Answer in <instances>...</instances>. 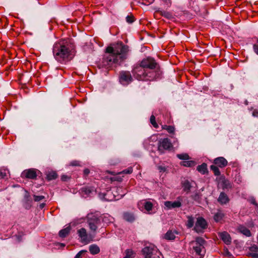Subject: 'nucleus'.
<instances>
[{"label":"nucleus","instance_id":"43","mask_svg":"<svg viewBox=\"0 0 258 258\" xmlns=\"http://www.w3.org/2000/svg\"><path fill=\"white\" fill-rule=\"evenodd\" d=\"M86 250H81L80 251H79L75 256V258H80L82 254L84 253V252H86Z\"/></svg>","mask_w":258,"mask_h":258},{"label":"nucleus","instance_id":"29","mask_svg":"<svg viewBox=\"0 0 258 258\" xmlns=\"http://www.w3.org/2000/svg\"><path fill=\"white\" fill-rule=\"evenodd\" d=\"M187 224H186L187 226L188 227V228L192 227L194 225V223H195L194 218L191 216H188L187 217Z\"/></svg>","mask_w":258,"mask_h":258},{"label":"nucleus","instance_id":"21","mask_svg":"<svg viewBox=\"0 0 258 258\" xmlns=\"http://www.w3.org/2000/svg\"><path fill=\"white\" fill-rule=\"evenodd\" d=\"M239 231L242 233L243 235L246 236H250L251 235V232L249 229H248L245 226L240 225L238 227Z\"/></svg>","mask_w":258,"mask_h":258},{"label":"nucleus","instance_id":"26","mask_svg":"<svg viewBox=\"0 0 258 258\" xmlns=\"http://www.w3.org/2000/svg\"><path fill=\"white\" fill-rule=\"evenodd\" d=\"M191 187V184L188 180H186L182 182V187L184 191L188 192L190 190Z\"/></svg>","mask_w":258,"mask_h":258},{"label":"nucleus","instance_id":"3","mask_svg":"<svg viewBox=\"0 0 258 258\" xmlns=\"http://www.w3.org/2000/svg\"><path fill=\"white\" fill-rule=\"evenodd\" d=\"M132 72L134 77L139 80H149L156 79L154 73L148 71L142 66L141 62L134 66Z\"/></svg>","mask_w":258,"mask_h":258},{"label":"nucleus","instance_id":"8","mask_svg":"<svg viewBox=\"0 0 258 258\" xmlns=\"http://www.w3.org/2000/svg\"><path fill=\"white\" fill-rule=\"evenodd\" d=\"M122 191L121 187H114L106 191L105 193H103V198L106 201H111L117 200L114 192Z\"/></svg>","mask_w":258,"mask_h":258},{"label":"nucleus","instance_id":"50","mask_svg":"<svg viewBox=\"0 0 258 258\" xmlns=\"http://www.w3.org/2000/svg\"><path fill=\"white\" fill-rule=\"evenodd\" d=\"M44 206H45V204H43H43H40V208L41 209H42V208H43V207H44Z\"/></svg>","mask_w":258,"mask_h":258},{"label":"nucleus","instance_id":"40","mask_svg":"<svg viewBox=\"0 0 258 258\" xmlns=\"http://www.w3.org/2000/svg\"><path fill=\"white\" fill-rule=\"evenodd\" d=\"M44 199V197L43 196H34V200L36 202H39L43 200Z\"/></svg>","mask_w":258,"mask_h":258},{"label":"nucleus","instance_id":"34","mask_svg":"<svg viewBox=\"0 0 258 258\" xmlns=\"http://www.w3.org/2000/svg\"><path fill=\"white\" fill-rule=\"evenodd\" d=\"M150 122L154 128L159 127L158 123L156 121L155 117L154 115H152L150 118Z\"/></svg>","mask_w":258,"mask_h":258},{"label":"nucleus","instance_id":"45","mask_svg":"<svg viewBox=\"0 0 258 258\" xmlns=\"http://www.w3.org/2000/svg\"><path fill=\"white\" fill-rule=\"evenodd\" d=\"M82 191L84 192L86 194H89L91 192V190L88 188H82Z\"/></svg>","mask_w":258,"mask_h":258},{"label":"nucleus","instance_id":"12","mask_svg":"<svg viewBox=\"0 0 258 258\" xmlns=\"http://www.w3.org/2000/svg\"><path fill=\"white\" fill-rule=\"evenodd\" d=\"M165 210H170L176 208H179L181 206V202L180 201H176L174 202L166 201L164 203Z\"/></svg>","mask_w":258,"mask_h":258},{"label":"nucleus","instance_id":"17","mask_svg":"<svg viewBox=\"0 0 258 258\" xmlns=\"http://www.w3.org/2000/svg\"><path fill=\"white\" fill-rule=\"evenodd\" d=\"M257 251L258 247L255 245H253L249 248L248 255L253 258H258Z\"/></svg>","mask_w":258,"mask_h":258},{"label":"nucleus","instance_id":"11","mask_svg":"<svg viewBox=\"0 0 258 258\" xmlns=\"http://www.w3.org/2000/svg\"><path fill=\"white\" fill-rule=\"evenodd\" d=\"M77 234L81 238L80 241L85 244L89 243L91 240V238L87 234V231L85 228H81L78 230Z\"/></svg>","mask_w":258,"mask_h":258},{"label":"nucleus","instance_id":"7","mask_svg":"<svg viewBox=\"0 0 258 258\" xmlns=\"http://www.w3.org/2000/svg\"><path fill=\"white\" fill-rule=\"evenodd\" d=\"M87 223L90 230L96 232L98 226L100 224V220L97 215L93 214H89L87 216Z\"/></svg>","mask_w":258,"mask_h":258},{"label":"nucleus","instance_id":"38","mask_svg":"<svg viewBox=\"0 0 258 258\" xmlns=\"http://www.w3.org/2000/svg\"><path fill=\"white\" fill-rule=\"evenodd\" d=\"M133 172V168L129 167L126 169L123 170L122 171L119 173V174H131Z\"/></svg>","mask_w":258,"mask_h":258},{"label":"nucleus","instance_id":"22","mask_svg":"<svg viewBox=\"0 0 258 258\" xmlns=\"http://www.w3.org/2000/svg\"><path fill=\"white\" fill-rule=\"evenodd\" d=\"M197 170L201 173L204 174L207 172V164L203 163L197 167Z\"/></svg>","mask_w":258,"mask_h":258},{"label":"nucleus","instance_id":"5","mask_svg":"<svg viewBox=\"0 0 258 258\" xmlns=\"http://www.w3.org/2000/svg\"><path fill=\"white\" fill-rule=\"evenodd\" d=\"M142 252L144 258H160L161 252L153 244H150L146 245L142 249Z\"/></svg>","mask_w":258,"mask_h":258},{"label":"nucleus","instance_id":"20","mask_svg":"<svg viewBox=\"0 0 258 258\" xmlns=\"http://www.w3.org/2000/svg\"><path fill=\"white\" fill-rule=\"evenodd\" d=\"M123 217L125 220L130 222H133L135 219L134 215L130 212H124L123 214Z\"/></svg>","mask_w":258,"mask_h":258},{"label":"nucleus","instance_id":"39","mask_svg":"<svg viewBox=\"0 0 258 258\" xmlns=\"http://www.w3.org/2000/svg\"><path fill=\"white\" fill-rule=\"evenodd\" d=\"M160 14L166 18H169L171 17V14L165 11H161L159 12Z\"/></svg>","mask_w":258,"mask_h":258},{"label":"nucleus","instance_id":"49","mask_svg":"<svg viewBox=\"0 0 258 258\" xmlns=\"http://www.w3.org/2000/svg\"><path fill=\"white\" fill-rule=\"evenodd\" d=\"M114 180H118V181H120L121 180V178H118L117 177H114V179H113Z\"/></svg>","mask_w":258,"mask_h":258},{"label":"nucleus","instance_id":"18","mask_svg":"<svg viewBox=\"0 0 258 258\" xmlns=\"http://www.w3.org/2000/svg\"><path fill=\"white\" fill-rule=\"evenodd\" d=\"M229 199L226 194L223 192L220 193L218 199V201L222 205L227 204Z\"/></svg>","mask_w":258,"mask_h":258},{"label":"nucleus","instance_id":"27","mask_svg":"<svg viewBox=\"0 0 258 258\" xmlns=\"http://www.w3.org/2000/svg\"><path fill=\"white\" fill-rule=\"evenodd\" d=\"M175 238V234L171 231H168L164 235V238L167 240H173Z\"/></svg>","mask_w":258,"mask_h":258},{"label":"nucleus","instance_id":"54","mask_svg":"<svg viewBox=\"0 0 258 258\" xmlns=\"http://www.w3.org/2000/svg\"><path fill=\"white\" fill-rule=\"evenodd\" d=\"M167 129L170 130V129H172V128L171 126H169Z\"/></svg>","mask_w":258,"mask_h":258},{"label":"nucleus","instance_id":"6","mask_svg":"<svg viewBox=\"0 0 258 258\" xmlns=\"http://www.w3.org/2000/svg\"><path fill=\"white\" fill-rule=\"evenodd\" d=\"M206 241L202 237H198L196 238L195 241L190 242V245L192 247L196 253L200 256H202L203 251H204V245Z\"/></svg>","mask_w":258,"mask_h":258},{"label":"nucleus","instance_id":"31","mask_svg":"<svg viewBox=\"0 0 258 258\" xmlns=\"http://www.w3.org/2000/svg\"><path fill=\"white\" fill-rule=\"evenodd\" d=\"M118 194L115 195L116 199L117 200L123 197L127 192V190L125 189H123L122 187V191H117Z\"/></svg>","mask_w":258,"mask_h":258},{"label":"nucleus","instance_id":"48","mask_svg":"<svg viewBox=\"0 0 258 258\" xmlns=\"http://www.w3.org/2000/svg\"><path fill=\"white\" fill-rule=\"evenodd\" d=\"M252 116L254 117H258V111L256 109H254L252 111Z\"/></svg>","mask_w":258,"mask_h":258},{"label":"nucleus","instance_id":"52","mask_svg":"<svg viewBox=\"0 0 258 258\" xmlns=\"http://www.w3.org/2000/svg\"><path fill=\"white\" fill-rule=\"evenodd\" d=\"M169 133H173V132H174V130H169Z\"/></svg>","mask_w":258,"mask_h":258},{"label":"nucleus","instance_id":"1","mask_svg":"<svg viewBox=\"0 0 258 258\" xmlns=\"http://www.w3.org/2000/svg\"><path fill=\"white\" fill-rule=\"evenodd\" d=\"M128 51V46L121 42L109 46L106 48L99 66L100 68L108 69L119 65L127 58Z\"/></svg>","mask_w":258,"mask_h":258},{"label":"nucleus","instance_id":"16","mask_svg":"<svg viewBox=\"0 0 258 258\" xmlns=\"http://www.w3.org/2000/svg\"><path fill=\"white\" fill-rule=\"evenodd\" d=\"M219 236L225 244L228 245L231 243V238L230 235L227 232L219 233Z\"/></svg>","mask_w":258,"mask_h":258},{"label":"nucleus","instance_id":"37","mask_svg":"<svg viewBox=\"0 0 258 258\" xmlns=\"http://www.w3.org/2000/svg\"><path fill=\"white\" fill-rule=\"evenodd\" d=\"M125 19L128 23H132L135 21L134 17L132 15L127 16Z\"/></svg>","mask_w":258,"mask_h":258},{"label":"nucleus","instance_id":"25","mask_svg":"<svg viewBox=\"0 0 258 258\" xmlns=\"http://www.w3.org/2000/svg\"><path fill=\"white\" fill-rule=\"evenodd\" d=\"M224 214L221 211H218L214 215V219L216 222L221 221L224 217Z\"/></svg>","mask_w":258,"mask_h":258},{"label":"nucleus","instance_id":"42","mask_svg":"<svg viewBox=\"0 0 258 258\" xmlns=\"http://www.w3.org/2000/svg\"><path fill=\"white\" fill-rule=\"evenodd\" d=\"M70 165L72 166H80V162L78 161L74 160L70 162Z\"/></svg>","mask_w":258,"mask_h":258},{"label":"nucleus","instance_id":"2","mask_svg":"<svg viewBox=\"0 0 258 258\" xmlns=\"http://www.w3.org/2000/svg\"><path fill=\"white\" fill-rule=\"evenodd\" d=\"M52 52L54 58L57 61L63 63L68 61L71 54L68 42L65 40H61L55 43Z\"/></svg>","mask_w":258,"mask_h":258},{"label":"nucleus","instance_id":"46","mask_svg":"<svg viewBox=\"0 0 258 258\" xmlns=\"http://www.w3.org/2000/svg\"><path fill=\"white\" fill-rule=\"evenodd\" d=\"M158 169L160 172H165L166 171V168L164 166H159Z\"/></svg>","mask_w":258,"mask_h":258},{"label":"nucleus","instance_id":"23","mask_svg":"<svg viewBox=\"0 0 258 258\" xmlns=\"http://www.w3.org/2000/svg\"><path fill=\"white\" fill-rule=\"evenodd\" d=\"M89 251L92 254H96L100 252V248L97 245L92 244L89 246Z\"/></svg>","mask_w":258,"mask_h":258},{"label":"nucleus","instance_id":"53","mask_svg":"<svg viewBox=\"0 0 258 258\" xmlns=\"http://www.w3.org/2000/svg\"><path fill=\"white\" fill-rule=\"evenodd\" d=\"M103 220L104 222H106V217H105V216H104V218H103Z\"/></svg>","mask_w":258,"mask_h":258},{"label":"nucleus","instance_id":"14","mask_svg":"<svg viewBox=\"0 0 258 258\" xmlns=\"http://www.w3.org/2000/svg\"><path fill=\"white\" fill-rule=\"evenodd\" d=\"M172 147V145L170 141L168 139H164L161 140L159 145V150L161 151L162 149H169Z\"/></svg>","mask_w":258,"mask_h":258},{"label":"nucleus","instance_id":"41","mask_svg":"<svg viewBox=\"0 0 258 258\" xmlns=\"http://www.w3.org/2000/svg\"><path fill=\"white\" fill-rule=\"evenodd\" d=\"M253 49L254 50V52L258 55V38L257 39V43L253 44Z\"/></svg>","mask_w":258,"mask_h":258},{"label":"nucleus","instance_id":"30","mask_svg":"<svg viewBox=\"0 0 258 258\" xmlns=\"http://www.w3.org/2000/svg\"><path fill=\"white\" fill-rule=\"evenodd\" d=\"M195 163L193 161H184L180 163V165L185 167H192L194 166Z\"/></svg>","mask_w":258,"mask_h":258},{"label":"nucleus","instance_id":"32","mask_svg":"<svg viewBox=\"0 0 258 258\" xmlns=\"http://www.w3.org/2000/svg\"><path fill=\"white\" fill-rule=\"evenodd\" d=\"M218 167L216 165H212L210 166L211 169L213 171L214 174L217 176L220 175V171Z\"/></svg>","mask_w":258,"mask_h":258},{"label":"nucleus","instance_id":"44","mask_svg":"<svg viewBox=\"0 0 258 258\" xmlns=\"http://www.w3.org/2000/svg\"><path fill=\"white\" fill-rule=\"evenodd\" d=\"M248 201L252 204L254 205H256V201L255 199L253 197H250L248 199Z\"/></svg>","mask_w":258,"mask_h":258},{"label":"nucleus","instance_id":"13","mask_svg":"<svg viewBox=\"0 0 258 258\" xmlns=\"http://www.w3.org/2000/svg\"><path fill=\"white\" fill-rule=\"evenodd\" d=\"M22 176L27 178L34 179L37 176L36 171L35 169L25 170L22 173Z\"/></svg>","mask_w":258,"mask_h":258},{"label":"nucleus","instance_id":"19","mask_svg":"<svg viewBox=\"0 0 258 258\" xmlns=\"http://www.w3.org/2000/svg\"><path fill=\"white\" fill-rule=\"evenodd\" d=\"M9 171L5 167L0 168V179H8L9 176Z\"/></svg>","mask_w":258,"mask_h":258},{"label":"nucleus","instance_id":"15","mask_svg":"<svg viewBox=\"0 0 258 258\" xmlns=\"http://www.w3.org/2000/svg\"><path fill=\"white\" fill-rule=\"evenodd\" d=\"M214 163L220 168H223L227 165L228 162L224 157H219L214 159Z\"/></svg>","mask_w":258,"mask_h":258},{"label":"nucleus","instance_id":"57","mask_svg":"<svg viewBox=\"0 0 258 258\" xmlns=\"http://www.w3.org/2000/svg\"><path fill=\"white\" fill-rule=\"evenodd\" d=\"M115 195L118 194V192H114Z\"/></svg>","mask_w":258,"mask_h":258},{"label":"nucleus","instance_id":"56","mask_svg":"<svg viewBox=\"0 0 258 258\" xmlns=\"http://www.w3.org/2000/svg\"><path fill=\"white\" fill-rule=\"evenodd\" d=\"M123 258H128V257L125 255V256L124 257H123Z\"/></svg>","mask_w":258,"mask_h":258},{"label":"nucleus","instance_id":"9","mask_svg":"<svg viewBox=\"0 0 258 258\" xmlns=\"http://www.w3.org/2000/svg\"><path fill=\"white\" fill-rule=\"evenodd\" d=\"M119 80L123 85H127L133 81L131 74L128 71H121L119 73Z\"/></svg>","mask_w":258,"mask_h":258},{"label":"nucleus","instance_id":"36","mask_svg":"<svg viewBox=\"0 0 258 258\" xmlns=\"http://www.w3.org/2000/svg\"><path fill=\"white\" fill-rule=\"evenodd\" d=\"M177 157L181 160H188L189 159V157L188 155L186 153H182V154H177Z\"/></svg>","mask_w":258,"mask_h":258},{"label":"nucleus","instance_id":"35","mask_svg":"<svg viewBox=\"0 0 258 258\" xmlns=\"http://www.w3.org/2000/svg\"><path fill=\"white\" fill-rule=\"evenodd\" d=\"M136 253L132 249H126L125 250V255L128 258H133L135 256Z\"/></svg>","mask_w":258,"mask_h":258},{"label":"nucleus","instance_id":"10","mask_svg":"<svg viewBox=\"0 0 258 258\" xmlns=\"http://www.w3.org/2000/svg\"><path fill=\"white\" fill-rule=\"evenodd\" d=\"M207 227L206 221L202 217H198L195 224L194 230L198 233L203 232Z\"/></svg>","mask_w":258,"mask_h":258},{"label":"nucleus","instance_id":"28","mask_svg":"<svg viewBox=\"0 0 258 258\" xmlns=\"http://www.w3.org/2000/svg\"><path fill=\"white\" fill-rule=\"evenodd\" d=\"M145 209L148 213H150V211L153 209V205L150 202H146L144 204Z\"/></svg>","mask_w":258,"mask_h":258},{"label":"nucleus","instance_id":"4","mask_svg":"<svg viewBox=\"0 0 258 258\" xmlns=\"http://www.w3.org/2000/svg\"><path fill=\"white\" fill-rule=\"evenodd\" d=\"M140 62L148 71L154 72V75H156V78L158 77L159 75V66L153 58L147 57L143 59Z\"/></svg>","mask_w":258,"mask_h":258},{"label":"nucleus","instance_id":"24","mask_svg":"<svg viewBox=\"0 0 258 258\" xmlns=\"http://www.w3.org/2000/svg\"><path fill=\"white\" fill-rule=\"evenodd\" d=\"M71 230L70 226H68L67 227L61 230L59 232V236L60 237H66L68 234L70 233Z\"/></svg>","mask_w":258,"mask_h":258},{"label":"nucleus","instance_id":"33","mask_svg":"<svg viewBox=\"0 0 258 258\" xmlns=\"http://www.w3.org/2000/svg\"><path fill=\"white\" fill-rule=\"evenodd\" d=\"M57 177V175L56 172L52 171L49 172L47 175V178L48 180H51L53 179H55Z\"/></svg>","mask_w":258,"mask_h":258},{"label":"nucleus","instance_id":"51","mask_svg":"<svg viewBox=\"0 0 258 258\" xmlns=\"http://www.w3.org/2000/svg\"><path fill=\"white\" fill-rule=\"evenodd\" d=\"M154 1V0H148V2L150 4L153 3Z\"/></svg>","mask_w":258,"mask_h":258},{"label":"nucleus","instance_id":"55","mask_svg":"<svg viewBox=\"0 0 258 258\" xmlns=\"http://www.w3.org/2000/svg\"><path fill=\"white\" fill-rule=\"evenodd\" d=\"M62 180H64V176H62Z\"/></svg>","mask_w":258,"mask_h":258},{"label":"nucleus","instance_id":"47","mask_svg":"<svg viewBox=\"0 0 258 258\" xmlns=\"http://www.w3.org/2000/svg\"><path fill=\"white\" fill-rule=\"evenodd\" d=\"M90 173V170L89 169L86 168L84 170V175L85 176H87L89 173Z\"/></svg>","mask_w":258,"mask_h":258}]
</instances>
